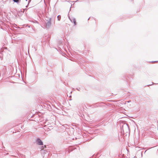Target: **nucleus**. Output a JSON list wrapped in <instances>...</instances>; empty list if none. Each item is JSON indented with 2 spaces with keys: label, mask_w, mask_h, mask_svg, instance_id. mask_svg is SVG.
<instances>
[{
  "label": "nucleus",
  "mask_w": 158,
  "mask_h": 158,
  "mask_svg": "<svg viewBox=\"0 0 158 158\" xmlns=\"http://www.w3.org/2000/svg\"><path fill=\"white\" fill-rule=\"evenodd\" d=\"M152 84H151V85H148V86H149V85H152V84H154V83L153 82H152Z\"/></svg>",
  "instance_id": "obj_8"
},
{
  "label": "nucleus",
  "mask_w": 158,
  "mask_h": 158,
  "mask_svg": "<svg viewBox=\"0 0 158 158\" xmlns=\"http://www.w3.org/2000/svg\"><path fill=\"white\" fill-rule=\"evenodd\" d=\"M13 0L15 2H17V3L19 1V0Z\"/></svg>",
  "instance_id": "obj_5"
},
{
  "label": "nucleus",
  "mask_w": 158,
  "mask_h": 158,
  "mask_svg": "<svg viewBox=\"0 0 158 158\" xmlns=\"http://www.w3.org/2000/svg\"><path fill=\"white\" fill-rule=\"evenodd\" d=\"M69 19L71 21V22H73L74 25H76L77 24V23L76 22V19L73 17L70 18L69 17Z\"/></svg>",
  "instance_id": "obj_2"
},
{
  "label": "nucleus",
  "mask_w": 158,
  "mask_h": 158,
  "mask_svg": "<svg viewBox=\"0 0 158 158\" xmlns=\"http://www.w3.org/2000/svg\"><path fill=\"white\" fill-rule=\"evenodd\" d=\"M42 148H43L42 149H44V148H46V145H44V146H42Z\"/></svg>",
  "instance_id": "obj_6"
},
{
  "label": "nucleus",
  "mask_w": 158,
  "mask_h": 158,
  "mask_svg": "<svg viewBox=\"0 0 158 158\" xmlns=\"http://www.w3.org/2000/svg\"><path fill=\"white\" fill-rule=\"evenodd\" d=\"M26 1H27V0H26Z\"/></svg>",
  "instance_id": "obj_11"
},
{
  "label": "nucleus",
  "mask_w": 158,
  "mask_h": 158,
  "mask_svg": "<svg viewBox=\"0 0 158 158\" xmlns=\"http://www.w3.org/2000/svg\"><path fill=\"white\" fill-rule=\"evenodd\" d=\"M36 142L38 144L40 145H43V143L39 138H38L36 140Z\"/></svg>",
  "instance_id": "obj_3"
},
{
  "label": "nucleus",
  "mask_w": 158,
  "mask_h": 158,
  "mask_svg": "<svg viewBox=\"0 0 158 158\" xmlns=\"http://www.w3.org/2000/svg\"><path fill=\"white\" fill-rule=\"evenodd\" d=\"M130 102V101H128V102Z\"/></svg>",
  "instance_id": "obj_10"
},
{
  "label": "nucleus",
  "mask_w": 158,
  "mask_h": 158,
  "mask_svg": "<svg viewBox=\"0 0 158 158\" xmlns=\"http://www.w3.org/2000/svg\"><path fill=\"white\" fill-rule=\"evenodd\" d=\"M30 1L31 0H29V1H28V3H29L30 2Z\"/></svg>",
  "instance_id": "obj_9"
},
{
  "label": "nucleus",
  "mask_w": 158,
  "mask_h": 158,
  "mask_svg": "<svg viewBox=\"0 0 158 158\" xmlns=\"http://www.w3.org/2000/svg\"><path fill=\"white\" fill-rule=\"evenodd\" d=\"M80 89V88H77V89L78 91H79Z\"/></svg>",
  "instance_id": "obj_7"
},
{
  "label": "nucleus",
  "mask_w": 158,
  "mask_h": 158,
  "mask_svg": "<svg viewBox=\"0 0 158 158\" xmlns=\"http://www.w3.org/2000/svg\"><path fill=\"white\" fill-rule=\"evenodd\" d=\"M61 17L60 15H58L57 16V19L58 21H60L61 19Z\"/></svg>",
  "instance_id": "obj_4"
},
{
  "label": "nucleus",
  "mask_w": 158,
  "mask_h": 158,
  "mask_svg": "<svg viewBox=\"0 0 158 158\" xmlns=\"http://www.w3.org/2000/svg\"><path fill=\"white\" fill-rule=\"evenodd\" d=\"M51 18H49L48 20H47V22L45 23V27L47 28H49L51 25Z\"/></svg>",
  "instance_id": "obj_1"
}]
</instances>
